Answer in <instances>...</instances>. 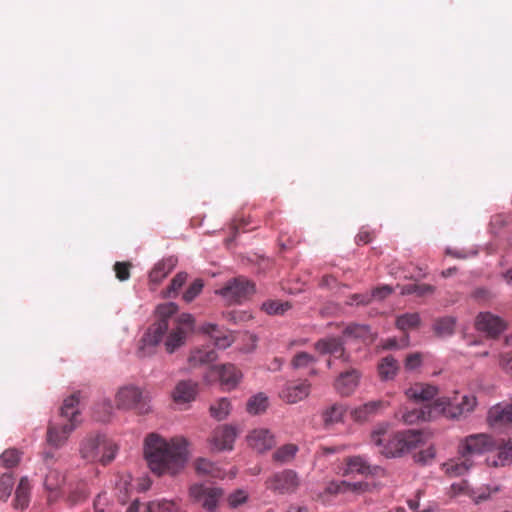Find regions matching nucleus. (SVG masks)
<instances>
[{
	"instance_id": "1",
	"label": "nucleus",
	"mask_w": 512,
	"mask_h": 512,
	"mask_svg": "<svg viewBox=\"0 0 512 512\" xmlns=\"http://www.w3.org/2000/svg\"><path fill=\"white\" fill-rule=\"evenodd\" d=\"M187 446L183 437L167 441L157 434H149L145 439L144 454L150 470L158 476L179 474L188 460Z\"/></svg>"
},
{
	"instance_id": "2",
	"label": "nucleus",
	"mask_w": 512,
	"mask_h": 512,
	"mask_svg": "<svg viewBox=\"0 0 512 512\" xmlns=\"http://www.w3.org/2000/svg\"><path fill=\"white\" fill-rule=\"evenodd\" d=\"M79 402L78 392L65 398L59 409V414L49 422L46 440L52 447L64 446L70 434L80 424Z\"/></svg>"
},
{
	"instance_id": "3",
	"label": "nucleus",
	"mask_w": 512,
	"mask_h": 512,
	"mask_svg": "<svg viewBox=\"0 0 512 512\" xmlns=\"http://www.w3.org/2000/svg\"><path fill=\"white\" fill-rule=\"evenodd\" d=\"M422 441V434L417 430L390 432L388 425H379L371 433V442L378 447L385 457H396L416 448Z\"/></svg>"
},
{
	"instance_id": "4",
	"label": "nucleus",
	"mask_w": 512,
	"mask_h": 512,
	"mask_svg": "<svg viewBox=\"0 0 512 512\" xmlns=\"http://www.w3.org/2000/svg\"><path fill=\"white\" fill-rule=\"evenodd\" d=\"M177 306L174 303H166L157 307L159 320L153 323L143 335L138 348L137 356L145 358L156 352V347L162 341L163 336L169 329L170 317L175 314Z\"/></svg>"
},
{
	"instance_id": "5",
	"label": "nucleus",
	"mask_w": 512,
	"mask_h": 512,
	"mask_svg": "<svg viewBox=\"0 0 512 512\" xmlns=\"http://www.w3.org/2000/svg\"><path fill=\"white\" fill-rule=\"evenodd\" d=\"M80 455L88 462L110 463L116 454V445L104 434H88L80 444Z\"/></svg>"
},
{
	"instance_id": "6",
	"label": "nucleus",
	"mask_w": 512,
	"mask_h": 512,
	"mask_svg": "<svg viewBox=\"0 0 512 512\" xmlns=\"http://www.w3.org/2000/svg\"><path fill=\"white\" fill-rule=\"evenodd\" d=\"M477 405L476 397L473 395H462L459 399L458 393L454 398H437L433 403V409L447 418L459 419L471 413Z\"/></svg>"
},
{
	"instance_id": "7",
	"label": "nucleus",
	"mask_w": 512,
	"mask_h": 512,
	"mask_svg": "<svg viewBox=\"0 0 512 512\" xmlns=\"http://www.w3.org/2000/svg\"><path fill=\"white\" fill-rule=\"evenodd\" d=\"M265 486L274 494H292L299 488L300 478L296 471L292 469H283L271 474L266 479Z\"/></svg>"
},
{
	"instance_id": "8",
	"label": "nucleus",
	"mask_w": 512,
	"mask_h": 512,
	"mask_svg": "<svg viewBox=\"0 0 512 512\" xmlns=\"http://www.w3.org/2000/svg\"><path fill=\"white\" fill-rule=\"evenodd\" d=\"M255 293V284L245 277L233 278L219 290V294L229 303H241Z\"/></svg>"
},
{
	"instance_id": "9",
	"label": "nucleus",
	"mask_w": 512,
	"mask_h": 512,
	"mask_svg": "<svg viewBox=\"0 0 512 512\" xmlns=\"http://www.w3.org/2000/svg\"><path fill=\"white\" fill-rule=\"evenodd\" d=\"M222 496V489L217 487L193 484L189 488L190 499L194 503L201 505L208 512L216 511L218 502Z\"/></svg>"
},
{
	"instance_id": "10",
	"label": "nucleus",
	"mask_w": 512,
	"mask_h": 512,
	"mask_svg": "<svg viewBox=\"0 0 512 512\" xmlns=\"http://www.w3.org/2000/svg\"><path fill=\"white\" fill-rule=\"evenodd\" d=\"M115 402L118 409H134L139 413L148 411L142 391L140 388L133 385L121 387L116 393Z\"/></svg>"
},
{
	"instance_id": "11",
	"label": "nucleus",
	"mask_w": 512,
	"mask_h": 512,
	"mask_svg": "<svg viewBox=\"0 0 512 512\" xmlns=\"http://www.w3.org/2000/svg\"><path fill=\"white\" fill-rule=\"evenodd\" d=\"M242 378V373L233 364L210 366L204 375L207 383L220 381L221 385L232 389L237 386Z\"/></svg>"
},
{
	"instance_id": "12",
	"label": "nucleus",
	"mask_w": 512,
	"mask_h": 512,
	"mask_svg": "<svg viewBox=\"0 0 512 512\" xmlns=\"http://www.w3.org/2000/svg\"><path fill=\"white\" fill-rule=\"evenodd\" d=\"M495 440L491 436L480 433L472 434L461 440L458 446V453L469 456L473 459L476 455H481L488 451H493Z\"/></svg>"
},
{
	"instance_id": "13",
	"label": "nucleus",
	"mask_w": 512,
	"mask_h": 512,
	"mask_svg": "<svg viewBox=\"0 0 512 512\" xmlns=\"http://www.w3.org/2000/svg\"><path fill=\"white\" fill-rule=\"evenodd\" d=\"M487 422L492 428L512 426V400L492 406L488 411Z\"/></svg>"
},
{
	"instance_id": "14",
	"label": "nucleus",
	"mask_w": 512,
	"mask_h": 512,
	"mask_svg": "<svg viewBox=\"0 0 512 512\" xmlns=\"http://www.w3.org/2000/svg\"><path fill=\"white\" fill-rule=\"evenodd\" d=\"M248 445L258 453L272 449L275 444L274 434L267 428H255L246 437Z\"/></svg>"
},
{
	"instance_id": "15",
	"label": "nucleus",
	"mask_w": 512,
	"mask_h": 512,
	"mask_svg": "<svg viewBox=\"0 0 512 512\" xmlns=\"http://www.w3.org/2000/svg\"><path fill=\"white\" fill-rule=\"evenodd\" d=\"M475 327L494 338L506 329V324L500 317L490 312H482L476 318Z\"/></svg>"
},
{
	"instance_id": "16",
	"label": "nucleus",
	"mask_w": 512,
	"mask_h": 512,
	"mask_svg": "<svg viewBox=\"0 0 512 512\" xmlns=\"http://www.w3.org/2000/svg\"><path fill=\"white\" fill-rule=\"evenodd\" d=\"M314 347L320 354H330L342 359L344 362L349 360V355L345 352L343 341L338 337L320 339L315 343Z\"/></svg>"
},
{
	"instance_id": "17",
	"label": "nucleus",
	"mask_w": 512,
	"mask_h": 512,
	"mask_svg": "<svg viewBox=\"0 0 512 512\" xmlns=\"http://www.w3.org/2000/svg\"><path fill=\"white\" fill-rule=\"evenodd\" d=\"M236 436L237 432L234 427L222 425L213 431L211 443L216 450H231Z\"/></svg>"
},
{
	"instance_id": "18",
	"label": "nucleus",
	"mask_w": 512,
	"mask_h": 512,
	"mask_svg": "<svg viewBox=\"0 0 512 512\" xmlns=\"http://www.w3.org/2000/svg\"><path fill=\"white\" fill-rule=\"evenodd\" d=\"M360 376V372L354 368L340 373L334 383L336 391L342 396L351 395L359 384Z\"/></svg>"
},
{
	"instance_id": "19",
	"label": "nucleus",
	"mask_w": 512,
	"mask_h": 512,
	"mask_svg": "<svg viewBox=\"0 0 512 512\" xmlns=\"http://www.w3.org/2000/svg\"><path fill=\"white\" fill-rule=\"evenodd\" d=\"M473 466V459L463 453H458V457L445 462L442 469L450 477H459L466 474Z\"/></svg>"
},
{
	"instance_id": "20",
	"label": "nucleus",
	"mask_w": 512,
	"mask_h": 512,
	"mask_svg": "<svg viewBox=\"0 0 512 512\" xmlns=\"http://www.w3.org/2000/svg\"><path fill=\"white\" fill-rule=\"evenodd\" d=\"M311 384L307 381L292 382L287 384L282 391V397L288 403H297L310 394Z\"/></svg>"
},
{
	"instance_id": "21",
	"label": "nucleus",
	"mask_w": 512,
	"mask_h": 512,
	"mask_svg": "<svg viewBox=\"0 0 512 512\" xmlns=\"http://www.w3.org/2000/svg\"><path fill=\"white\" fill-rule=\"evenodd\" d=\"M198 392V383L192 380H182L177 383L172 396L176 403L193 401Z\"/></svg>"
},
{
	"instance_id": "22",
	"label": "nucleus",
	"mask_w": 512,
	"mask_h": 512,
	"mask_svg": "<svg viewBox=\"0 0 512 512\" xmlns=\"http://www.w3.org/2000/svg\"><path fill=\"white\" fill-rule=\"evenodd\" d=\"M366 482L350 483L347 481H332L324 489L325 494L338 495L346 492L362 493L368 489Z\"/></svg>"
},
{
	"instance_id": "23",
	"label": "nucleus",
	"mask_w": 512,
	"mask_h": 512,
	"mask_svg": "<svg viewBox=\"0 0 512 512\" xmlns=\"http://www.w3.org/2000/svg\"><path fill=\"white\" fill-rule=\"evenodd\" d=\"M218 355L213 349L196 348L191 351L188 357V363L191 368H196L202 365H209L216 361Z\"/></svg>"
},
{
	"instance_id": "24",
	"label": "nucleus",
	"mask_w": 512,
	"mask_h": 512,
	"mask_svg": "<svg viewBox=\"0 0 512 512\" xmlns=\"http://www.w3.org/2000/svg\"><path fill=\"white\" fill-rule=\"evenodd\" d=\"M433 413H437L432 406H424L421 409H413L411 411L401 412L396 415L404 424L412 425L418 421H427L433 417Z\"/></svg>"
},
{
	"instance_id": "25",
	"label": "nucleus",
	"mask_w": 512,
	"mask_h": 512,
	"mask_svg": "<svg viewBox=\"0 0 512 512\" xmlns=\"http://www.w3.org/2000/svg\"><path fill=\"white\" fill-rule=\"evenodd\" d=\"M383 407L382 401H370L350 411V416L355 422H365L374 416Z\"/></svg>"
},
{
	"instance_id": "26",
	"label": "nucleus",
	"mask_w": 512,
	"mask_h": 512,
	"mask_svg": "<svg viewBox=\"0 0 512 512\" xmlns=\"http://www.w3.org/2000/svg\"><path fill=\"white\" fill-rule=\"evenodd\" d=\"M437 394V387L423 383L415 384L406 391L407 397L416 401H429Z\"/></svg>"
},
{
	"instance_id": "27",
	"label": "nucleus",
	"mask_w": 512,
	"mask_h": 512,
	"mask_svg": "<svg viewBox=\"0 0 512 512\" xmlns=\"http://www.w3.org/2000/svg\"><path fill=\"white\" fill-rule=\"evenodd\" d=\"M496 455L492 461V465L495 467L505 466L512 463V439L507 441L496 442L494 450Z\"/></svg>"
},
{
	"instance_id": "28",
	"label": "nucleus",
	"mask_w": 512,
	"mask_h": 512,
	"mask_svg": "<svg viewBox=\"0 0 512 512\" xmlns=\"http://www.w3.org/2000/svg\"><path fill=\"white\" fill-rule=\"evenodd\" d=\"M89 490L87 483L84 480H78L68 483L67 501L71 505H76L87 499Z\"/></svg>"
},
{
	"instance_id": "29",
	"label": "nucleus",
	"mask_w": 512,
	"mask_h": 512,
	"mask_svg": "<svg viewBox=\"0 0 512 512\" xmlns=\"http://www.w3.org/2000/svg\"><path fill=\"white\" fill-rule=\"evenodd\" d=\"M176 259L169 257L158 262L151 272L149 279L154 284H159L176 266Z\"/></svg>"
},
{
	"instance_id": "30",
	"label": "nucleus",
	"mask_w": 512,
	"mask_h": 512,
	"mask_svg": "<svg viewBox=\"0 0 512 512\" xmlns=\"http://www.w3.org/2000/svg\"><path fill=\"white\" fill-rule=\"evenodd\" d=\"M399 370L397 360L392 356H386L378 364V373L382 380L393 379Z\"/></svg>"
},
{
	"instance_id": "31",
	"label": "nucleus",
	"mask_w": 512,
	"mask_h": 512,
	"mask_svg": "<svg viewBox=\"0 0 512 512\" xmlns=\"http://www.w3.org/2000/svg\"><path fill=\"white\" fill-rule=\"evenodd\" d=\"M299 448L296 444L288 443L274 451L272 459L279 464L290 463L296 456Z\"/></svg>"
},
{
	"instance_id": "32",
	"label": "nucleus",
	"mask_w": 512,
	"mask_h": 512,
	"mask_svg": "<svg viewBox=\"0 0 512 512\" xmlns=\"http://www.w3.org/2000/svg\"><path fill=\"white\" fill-rule=\"evenodd\" d=\"M30 483L26 477L20 479L15 492L14 507L17 509H25L29 504Z\"/></svg>"
},
{
	"instance_id": "33",
	"label": "nucleus",
	"mask_w": 512,
	"mask_h": 512,
	"mask_svg": "<svg viewBox=\"0 0 512 512\" xmlns=\"http://www.w3.org/2000/svg\"><path fill=\"white\" fill-rule=\"evenodd\" d=\"M186 331L182 326L172 328L165 341V348L167 352L173 353L177 348L182 346L186 339Z\"/></svg>"
},
{
	"instance_id": "34",
	"label": "nucleus",
	"mask_w": 512,
	"mask_h": 512,
	"mask_svg": "<svg viewBox=\"0 0 512 512\" xmlns=\"http://www.w3.org/2000/svg\"><path fill=\"white\" fill-rule=\"evenodd\" d=\"M456 319L452 316H445L435 320L433 331L439 337L451 336L454 333Z\"/></svg>"
},
{
	"instance_id": "35",
	"label": "nucleus",
	"mask_w": 512,
	"mask_h": 512,
	"mask_svg": "<svg viewBox=\"0 0 512 512\" xmlns=\"http://www.w3.org/2000/svg\"><path fill=\"white\" fill-rule=\"evenodd\" d=\"M346 465V473H358L361 475H368L371 473V466L362 456H352L347 458Z\"/></svg>"
},
{
	"instance_id": "36",
	"label": "nucleus",
	"mask_w": 512,
	"mask_h": 512,
	"mask_svg": "<svg viewBox=\"0 0 512 512\" xmlns=\"http://www.w3.org/2000/svg\"><path fill=\"white\" fill-rule=\"evenodd\" d=\"M145 512H185L173 500H157L147 504Z\"/></svg>"
},
{
	"instance_id": "37",
	"label": "nucleus",
	"mask_w": 512,
	"mask_h": 512,
	"mask_svg": "<svg viewBox=\"0 0 512 512\" xmlns=\"http://www.w3.org/2000/svg\"><path fill=\"white\" fill-rule=\"evenodd\" d=\"M343 335L355 339L366 341L371 339V330L367 325L352 323L349 324L343 331Z\"/></svg>"
},
{
	"instance_id": "38",
	"label": "nucleus",
	"mask_w": 512,
	"mask_h": 512,
	"mask_svg": "<svg viewBox=\"0 0 512 512\" xmlns=\"http://www.w3.org/2000/svg\"><path fill=\"white\" fill-rule=\"evenodd\" d=\"M65 481V476L56 469H50L45 476L44 486L51 493H57Z\"/></svg>"
},
{
	"instance_id": "39",
	"label": "nucleus",
	"mask_w": 512,
	"mask_h": 512,
	"mask_svg": "<svg viewBox=\"0 0 512 512\" xmlns=\"http://www.w3.org/2000/svg\"><path fill=\"white\" fill-rule=\"evenodd\" d=\"M210 414L216 420L225 419L231 410L230 401L227 398H220L210 406Z\"/></svg>"
},
{
	"instance_id": "40",
	"label": "nucleus",
	"mask_w": 512,
	"mask_h": 512,
	"mask_svg": "<svg viewBox=\"0 0 512 512\" xmlns=\"http://www.w3.org/2000/svg\"><path fill=\"white\" fill-rule=\"evenodd\" d=\"M345 412L346 409L342 404H333L332 406L327 408L322 414L325 425L340 422Z\"/></svg>"
},
{
	"instance_id": "41",
	"label": "nucleus",
	"mask_w": 512,
	"mask_h": 512,
	"mask_svg": "<svg viewBox=\"0 0 512 512\" xmlns=\"http://www.w3.org/2000/svg\"><path fill=\"white\" fill-rule=\"evenodd\" d=\"M290 308L289 302L280 300H267L261 306V309L268 315H282Z\"/></svg>"
},
{
	"instance_id": "42",
	"label": "nucleus",
	"mask_w": 512,
	"mask_h": 512,
	"mask_svg": "<svg viewBox=\"0 0 512 512\" xmlns=\"http://www.w3.org/2000/svg\"><path fill=\"white\" fill-rule=\"evenodd\" d=\"M268 407V398L263 393L251 397L247 402V411L257 415L264 412Z\"/></svg>"
},
{
	"instance_id": "43",
	"label": "nucleus",
	"mask_w": 512,
	"mask_h": 512,
	"mask_svg": "<svg viewBox=\"0 0 512 512\" xmlns=\"http://www.w3.org/2000/svg\"><path fill=\"white\" fill-rule=\"evenodd\" d=\"M419 324L420 316L418 313H405L396 319L397 328L403 331L416 328Z\"/></svg>"
},
{
	"instance_id": "44",
	"label": "nucleus",
	"mask_w": 512,
	"mask_h": 512,
	"mask_svg": "<svg viewBox=\"0 0 512 512\" xmlns=\"http://www.w3.org/2000/svg\"><path fill=\"white\" fill-rule=\"evenodd\" d=\"M434 291L435 287L430 284H407L401 288L402 295L416 294L419 297L432 294Z\"/></svg>"
},
{
	"instance_id": "45",
	"label": "nucleus",
	"mask_w": 512,
	"mask_h": 512,
	"mask_svg": "<svg viewBox=\"0 0 512 512\" xmlns=\"http://www.w3.org/2000/svg\"><path fill=\"white\" fill-rule=\"evenodd\" d=\"M205 332L210 334V336L214 339V344L218 347V348H222V349H225L227 347H229L231 345V338L229 336H219L218 335V329H217V326L214 325V324H208L206 327H205Z\"/></svg>"
},
{
	"instance_id": "46",
	"label": "nucleus",
	"mask_w": 512,
	"mask_h": 512,
	"mask_svg": "<svg viewBox=\"0 0 512 512\" xmlns=\"http://www.w3.org/2000/svg\"><path fill=\"white\" fill-rule=\"evenodd\" d=\"M315 362L316 359L313 355L307 352H299L291 360V366L294 369H302L309 367L311 364Z\"/></svg>"
},
{
	"instance_id": "47",
	"label": "nucleus",
	"mask_w": 512,
	"mask_h": 512,
	"mask_svg": "<svg viewBox=\"0 0 512 512\" xmlns=\"http://www.w3.org/2000/svg\"><path fill=\"white\" fill-rule=\"evenodd\" d=\"M20 453L16 449H7L0 455V465L5 468H12L18 464Z\"/></svg>"
},
{
	"instance_id": "48",
	"label": "nucleus",
	"mask_w": 512,
	"mask_h": 512,
	"mask_svg": "<svg viewBox=\"0 0 512 512\" xmlns=\"http://www.w3.org/2000/svg\"><path fill=\"white\" fill-rule=\"evenodd\" d=\"M203 286L201 279H195L183 293V300L187 303L192 302L201 293Z\"/></svg>"
},
{
	"instance_id": "49",
	"label": "nucleus",
	"mask_w": 512,
	"mask_h": 512,
	"mask_svg": "<svg viewBox=\"0 0 512 512\" xmlns=\"http://www.w3.org/2000/svg\"><path fill=\"white\" fill-rule=\"evenodd\" d=\"M14 485L12 473H4L0 477L1 498L5 501L11 494Z\"/></svg>"
},
{
	"instance_id": "50",
	"label": "nucleus",
	"mask_w": 512,
	"mask_h": 512,
	"mask_svg": "<svg viewBox=\"0 0 512 512\" xmlns=\"http://www.w3.org/2000/svg\"><path fill=\"white\" fill-rule=\"evenodd\" d=\"M186 280H187V274L185 272H180V273L176 274L167 289L166 296L167 297L175 296L178 293V291L182 288V286L185 284Z\"/></svg>"
},
{
	"instance_id": "51",
	"label": "nucleus",
	"mask_w": 512,
	"mask_h": 512,
	"mask_svg": "<svg viewBox=\"0 0 512 512\" xmlns=\"http://www.w3.org/2000/svg\"><path fill=\"white\" fill-rule=\"evenodd\" d=\"M195 469L199 474L210 475L212 477L216 476L214 464L207 459H198L195 462Z\"/></svg>"
},
{
	"instance_id": "52",
	"label": "nucleus",
	"mask_w": 512,
	"mask_h": 512,
	"mask_svg": "<svg viewBox=\"0 0 512 512\" xmlns=\"http://www.w3.org/2000/svg\"><path fill=\"white\" fill-rule=\"evenodd\" d=\"M132 264L130 262H116L114 264V271L116 277L120 281H126L130 278V269Z\"/></svg>"
},
{
	"instance_id": "53",
	"label": "nucleus",
	"mask_w": 512,
	"mask_h": 512,
	"mask_svg": "<svg viewBox=\"0 0 512 512\" xmlns=\"http://www.w3.org/2000/svg\"><path fill=\"white\" fill-rule=\"evenodd\" d=\"M422 354L419 352L411 353L407 355L405 359V369L414 370L418 368L422 363Z\"/></svg>"
},
{
	"instance_id": "54",
	"label": "nucleus",
	"mask_w": 512,
	"mask_h": 512,
	"mask_svg": "<svg viewBox=\"0 0 512 512\" xmlns=\"http://www.w3.org/2000/svg\"><path fill=\"white\" fill-rule=\"evenodd\" d=\"M491 489L489 487H481L477 490H471L469 497L472 498L476 503L487 500L490 497Z\"/></svg>"
},
{
	"instance_id": "55",
	"label": "nucleus",
	"mask_w": 512,
	"mask_h": 512,
	"mask_svg": "<svg viewBox=\"0 0 512 512\" xmlns=\"http://www.w3.org/2000/svg\"><path fill=\"white\" fill-rule=\"evenodd\" d=\"M102 408H103L102 413H98V411L95 410L94 417L97 421L105 422V421L109 420L113 407H112L110 401H105L102 404Z\"/></svg>"
},
{
	"instance_id": "56",
	"label": "nucleus",
	"mask_w": 512,
	"mask_h": 512,
	"mask_svg": "<svg viewBox=\"0 0 512 512\" xmlns=\"http://www.w3.org/2000/svg\"><path fill=\"white\" fill-rule=\"evenodd\" d=\"M392 292H393V289L391 286L383 285V286L375 288L370 295H371V299L377 298V299L382 300V299H385L386 297H388L389 295H391Z\"/></svg>"
},
{
	"instance_id": "57",
	"label": "nucleus",
	"mask_w": 512,
	"mask_h": 512,
	"mask_svg": "<svg viewBox=\"0 0 512 512\" xmlns=\"http://www.w3.org/2000/svg\"><path fill=\"white\" fill-rule=\"evenodd\" d=\"M471 488L469 487V484L466 480H463L459 483H454L451 485V491L453 495H461L465 494L469 496V493L471 492Z\"/></svg>"
},
{
	"instance_id": "58",
	"label": "nucleus",
	"mask_w": 512,
	"mask_h": 512,
	"mask_svg": "<svg viewBox=\"0 0 512 512\" xmlns=\"http://www.w3.org/2000/svg\"><path fill=\"white\" fill-rule=\"evenodd\" d=\"M371 302V295L369 294H353L349 297V301L347 302L349 305H353L354 303L357 305H367Z\"/></svg>"
},
{
	"instance_id": "59",
	"label": "nucleus",
	"mask_w": 512,
	"mask_h": 512,
	"mask_svg": "<svg viewBox=\"0 0 512 512\" xmlns=\"http://www.w3.org/2000/svg\"><path fill=\"white\" fill-rule=\"evenodd\" d=\"M176 326L184 327L186 334H188L193 328V317L190 314L181 315Z\"/></svg>"
},
{
	"instance_id": "60",
	"label": "nucleus",
	"mask_w": 512,
	"mask_h": 512,
	"mask_svg": "<svg viewBox=\"0 0 512 512\" xmlns=\"http://www.w3.org/2000/svg\"><path fill=\"white\" fill-rule=\"evenodd\" d=\"M500 365L512 376V352L501 356Z\"/></svg>"
},
{
	"instance_id": "61",
	"label": "nucleus",
	"mask_w": 512,
	"mask_h": 512,
	"mask_svg": "<svg viewBox=\"0 0 512 512\" xmlns=\"http://www.w3.org/2000/svg\"><path fill=\"white\" fill-rule=\"evenodd\" d=\"M373 234L368 231V230H361L357 236H356V241L358 244L362 243V244H368L369 242L372 241L373 239Z\"/></svg>"
},
{
	"instance_id": "62",
	"label": "nucleus",
	"mask_w": 512,
	"mask_h": 512,
	"mask_svg": "<svg viewBox=\"0 0 512 512\" xmlns=\"http://www.w3.org/2000/svg\"><path fill=\"white\" fill-rule=\"evenodd\" d=\"M246 500V496L242 491H239L238 493L231 495L229 498V502L231 506H238L239 504L243 503Z\"/></svg>"
},
{
	"instance_id": "63",
	"label": "nucleus",
	"mask_w": 512,
	"mask_h": 512,
	"mask_svg": "<svg viewBox=\"0 0 512 512\" xmlns=\"http://www.w3.org/2000/svg\"><path fill=\"white\" fill-rule=\"evenodd\" d=\"M336 283V279L331 275H325L322 277L320 285L322 287H328L331 288Z\"/></svg>"
},
{
	"instance_id": "64",
	"label": "nucleus",
	"mask_w": 512,
	"mask_h": 512,
	"mask_svg": "<svg viewBox=\"0 0 512 512\" xmlns=\"http://www.w3.org/2000/svg\"><path fill=\"white\" fill-rule=\"evenodd\" d=\"M139 507H140L139 501L135 500L129 505L126 512H139Z\"/></svg>"
}]
</instances>
